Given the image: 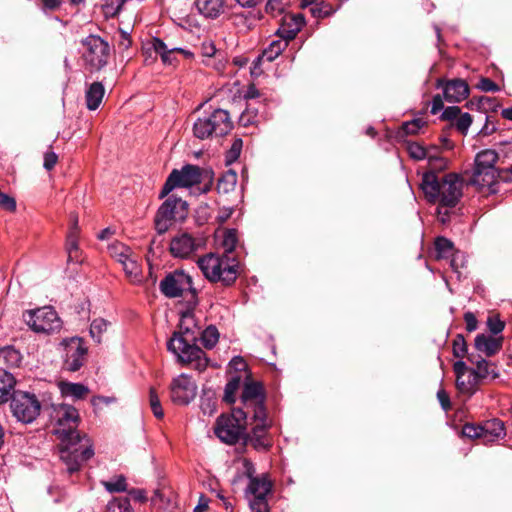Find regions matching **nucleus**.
<instances>
[{"mask_svg": "<svg viewBox=\"0 0 512 512\" xmlns=\"http://www.w3.org/2000/svg\"><path fill=\"white\" fill-rule=\"evenodd\" d=\"M51 420L54 425L53 432L60 440V459L69 474L78 472L82 464L94 455L89 439L81 437L77 430L80 422L78 410L68 404L55 405L52 408Z\"/></svg>", "mask_w": 512, "mask_h": 512, "instance_id": "nucleus-1", "label": "nucleus"}, {"mask_svg": "<svg viewBox=\"0 0 512 512\" xmlns=\"http://www.w3.org/2000/svg\"><path fill=\"white\" fill-rule=\"evenodd\" d=\"M421 189L429 202L438 204L437 213L440 221L444 223L448 217V209L455 207L462 197L463 181L456 174L439 178L428 172L422 177Z\"/></svg>", "mask_w": 512, "mask_h": 512, "instance_id": "nucleus-2", "label": "nucleus"}, {"mask_svg": "<svg viewBox=\"0 0 512 512\" xmlns=\"http://www.w3.org/2000/svg\"><path fill=\"white\" fill-rule=\"evenodd\" d=\"M198 334L197 326L181 327L173 333L167 348L181 363L190 364L195 370L201 372L208 366V359L205 352L196 345Z\"/></svg>", "mask_w": 512, "mask_h": 512, "instance_id": "nucleus-3", "label": "nucleus"}, {"mask_svg": "<svg viewBox=\"0 0 512 512\" xmlns=\"http://www.w3.org/2000/svg\"><path fill=\"white\" fill-rule=\"evenodd\" d=\"M498 159V153L492 149H485L477 153L471 184L477 186L479 190L496 193L499 180H509V170L498 171L495 167Z\"/></svg>", "mask_w": 512, "mask_h": 512, "instance_id": "nucleus-4", "label": "nucleus"}, {"mask_svg": "<svg viewBox=\"0 0 512 512\" xmlns=\"http://www.w3.org/2000/svg\"><path fill=\"white\" fill-rule=\"evenodd\" d=\"M239 472L249 479L246 489V496L249 499L251 512H269L267 495L270 493L272 484L266 475L255 476L253 463L248 459L241 460Z\"/></svg>", "mask_w": 512, "mask_h": 512, "instance_id": "nucleus-5", "label": "nucleus"}, {"mask_svg": "<svg viewBox=\"0 0 512 512\" xmlns=\"http://www.w3.org/2000/svg\"><path fill=\"white\" fill-rule=\"evenodd\" d=\"M198 266L204 276L211 282L231 285L238 274V262L229 255L208 254L198 259Z\"/></svg>", "mask_w": 512, "mask_h": 512, "instance_id": "nucleus-6", "label": "nucleus"}, {"mask_svg": "<svg viewBox=\"0 0 512 512\" xmlns=\"http://www.w3.org/2000/svg\"><path fill=\"white\" fill-rule=\"evenodd\" d=\"M249 418L242 410L234 408L230 415L222 414L218 417L214 432L222 442L235 444L241 439H246Z\"/></svg>", "mask_w": 512, "mask_h": 512, "instance_id": "nucleus-7", "label": "nucleus"}, {"mask_svg": "<svg viewBox=\"0 0 512 512\" xmlns=\"http://www.w3.org/2000/svg\"><path fill=\"white\" fill-rule=\"evenodd\" d=\"M232 127L229 113L224 109H216L210 115L197 119L193 125V134L204 140L212 136H224Z\"/></svg>", "mask_w": 512, "mask_h": 512, "instance_id": "nucleus-8", "label": "nucleus"}, {"mask_svg": "<svg viewBox=\"0 0 512 512\" xmlns=\"http://www.w3.org/2000/svg\"><path fill=\"white\" fill-rule=\"evenodd\" d=\"M188 215V204L174 195L169 196L158 208L154 219L159 234L166 233L177 221H183Z\"/></svg>", "mask_w": 512, "mask_h": 512, "instance_id": "nucleus-9", "label": "nucleus"}, {"mask_svg": "<svg viewBox=\"0 0 512 512\" xmlns=\"http://www.w3.org/2000/svg\"><path fill=\"white\" fill-rule=\"evenodd\" d=\"M204 170L199 166L187 164L181 169H174L166 179L159 197H166L175 188H189L200 184L203 180Z\"/></svg>", "mask_w": 512, "mask_h": 512, "instance_id": "nucleus-10", "label": "nucleus"}, {"mask_svg": "<svg viewBox=\"0 0 512 512\" xmlns=\"http://www.w3.org/2000/svg\"><path fill=\"white\" fill-rule=\"evenodd\" d=\"M23 319L36 333H53L59 331L62 326L56 311L49 306L26 311Z\"/></svg>", "mask_w": 512, "mask_h": 512, "instance_id": "nucleus-11", "label": "nucleus"}, {"mask_svg": "<svg viewBox=\"0 0 512 512\" xmlns=\"http://www.w3.org/2000/svg\"><path fill=\"white\" fill-rule=\"evenodd\" d=\"M264 400L262 385L258 382L247 381L241 395V407H237V409L242 410L249 417L263 418L267 413Z\"/></svg>", "mask_w": 512, "mask_h": 512, "instance_id": "nucleus-12", "label": "nucleus"}, {"mask_svg": "<svg viewBox=\"0 0 512 512\" xmlns=\"http://www.w3.org/2000/svg\"><path fill=\"white\" fill-rule=\"evenodd\" d=\"M11 410L18 421L31 423L40 413L41 405L34 394L16 391L11 400Z\"/></svg>", "mask_w": 512, "mask_h": 512, "instance_id": "nucleus-13", "label": "nucleus"}, {"mask_svg": "<svg viewBox=\"0 0 512 512\" xmlns=\"http://www.w3.org/2000/svg\"><path fill=\"white\" fill-rule=\"evenodd\" d=\"M86 51L83 54L85 63L93 71L101 70L108 62L110 48L101 37L90 35L83 40Z\"/></svg>", "mask_w": 512, "mask_h": 512, "instance_id": "nucleus-14", "label": "nucleus"}, {"mask_svg": "<svg viewBox=\"0 0 512 512\" xmlns=\"http://www.w3.org/2000/svg\"><path fill=\"white\" fill-rule=\"evenodd\" d=\"M160 291L168 298H176L185 292H191L195 299L196 291L192 287V278L183 270H174L168 273L159 285Z\"/></svg>", "mask_w": 512, "mask_h": 512, "instance_id": "nucleus-15", "label": "nucleus"}, {"mask_svg": "<svg viewBox=\"0 0 512 512\" xmlns=\"http://www.w3.org/2000/svg\"><path fill=\"white\" fill-rule=\"evenodd\" d=\"M203 245L201 238L188 232H179L170 240L169 251L174 258L188 259Z\"/></svg>", "mask_w": 512, "mask_h": 512, "instance_id": "nucleus-16", "label": "nucleus"}, {"mask_svg": "<svg viewBox=\"0 0 512 512\" xmlns=\"http://www.w3.org/2000/svg\"><path fill=\"white\" fill-rule=\"evenodd\" d=\"M197 394V385L186 374L175 377L170 384V399L176 405H188Z\"/></svg>", "mask_w": 512, "mask_h": 512, "instance_id": "nucleus-17", "label": "nucleus"}, {"mask_svg": "<svg viewBox=\"0 0 512 512\" xmlns=\"http://www.w3.org/2000/svg\"><path fill=\"white\" fill-rule=\"evenodd\" d=\"M64 346V368L68 371H78L86 360L87 348L83 340L79 337L65 339L62 342Z\"/></svg>", "mask_w": 512, "mask_h": 512, "instance_id": "nucleus-18", "label": "nucleus"}, {"mask_svg": "<svg viewBox=\"0 0 512 512\" xmlns=\"http://www.w3.org/2000/svg\"><path fill=\"white\" fill-rule=\"evenodd\" d=\"M249 425H253L251 434L248 436L252 446L257 450H266L271 446L267 435V429L270 424L267 414L263 418H249Z\"/></svg>", "mask_w": 512, "mask_h": 512, "instance_id": "nucleus-19", "label": "nucleus"}, {"mask_svg": "<svg viewBox=\"0 0 512 512\" xmlns=\"http://www.w3.org/2000/svg\"><path fill=\"white\" fill-rule=\"evenodd\" d=\"M443 87L444 98L450 103L461 102L469 95V86L462 79H454L447 81L443 85V81H438V87Z\"/></svg>", "mask_w": 512, "mask_h": 512, "instance_id": "nucleus-20", "label": "nucleus"}, {"mask_svg": "<svg viewBox=\"0 0 512 512\" xmlns=\"http://www.w3.org/2000/svg\"><path fill=\"white\" fill-rule=\"evenodd\" d=\"M304 25L305 18L303 14H287L282 18L277 34L288 42L296 37Z\"/></svg>", "mask_w": 512, "mask_h": 512, "instance_id": "nucleus-21", "label": "nucleus"}, {"mask_svg": "<svg viewBox=\"0 0 512 512\" xmlns=\"http://www.w3.org/2000/svg\"><path fill=\"white\" fill-rule=\"evenodd\" d=\"M502 342V337L497 338L490 335L480 334L475 338V348L487 357H491L500 351L502 348Z\"/></svg>", "mask_w": 512, "mask_h": 512, "instance_id": "nucleus-22", "label": "nucleus"}, {"mask_svg": "<svg viewBox=\"0 0 512 512\" xmlns=\"http://www.w3.org/2000/svg\"><path fill=\"white\" fill-rule=\"evenodd\" d=\"M228 0H196V6L201 14L208 18H216L225 12Z\"/></svg>", "mask_w": 512, "mask_h": 512, "instance_id": "nucleus-23", "label": "nucleus"}, {"mask_svg": "<svg viewBox=\"0 0 512 512\" xmlns=\"http://www.w3.org/2000/svg\"><path fill=\"white\" fill-rule=\"evenodd\" d=\"M483 440L485 442H494L505 436L504 423L499 419L486 421L482 425Z\"/></svg>", "mask_w": 512, "mask_h": 512, "instance_id": "nucleus-24", "label": "nucleus"}, {"mask_svg": "<svg viewBox=\"0 0 512 512\" xmlns=\"http://www.w3.org/2000/svg\"><path fill=\"white\" fill-rule=\"evenodd\" d=\"M58 386L64 397H71L74 400L83 399L89 393L88 387L81 383L61 381Z\"/></svg>", "mask_w": 512, "mask_h": 512, "instance_id": "nucleus-25", "label": "nucleus"}, {"mask_svg": "<svg viewBox=\"0 0 512 512\" xmlns=\"http://www.w3.org/2000/svg\"><path fill=\"white\" fill-rule=\"evenodd\" d=\"M479 383L480 381L474 374V369L465 374L462 379H456L458 391L467 397H471L476 392Z\"/></svg>", "mask_w": 512, "mask_h": 512, "instance_id": "nucleus-26", "label": "nucleus"}, {"mask_svg": "<svg viewBox=\"0 0 512 512\" xmlns=\"http://www.w3.org/2000/svg\"><path fill=\"white\" fill-rule=\"evenodd\" d=\"M15 384L14 376L10 372L0 369V404L7 402L13 396Z\"/></svg>", "mask_w": 512, "mask_h": 512, "instance_id": "nucleus-27", "label": "nucleus"}, {"mask_svg": "<svg viewBox=\"0 0 512 512\" xmlns=\"http://www.w3.org/2000/svg\"><path fill=\"white\" fill-rule=\"evenodd\" d=\"M105 89L101 82L92 83L86 91V104L89 110H96L104 97Z\"/></svg>", "mask_w": 512, "mask_h": 512, "instance_id": "nucleus-28", "label": "nucleus"}, {"mask_svg": "<svg viewBox=\"0 0 512 512\" xmlns=\"http://www.w3.org/2000/svg\"><path fill=\"white\" fill-rule=\"evenodd\" d=\"M469 361L476 365V369H474V374L477 376L478 380H482L485 378L495 379L498 377V374L495 372V367L492 363L488 362L485 359L477 358L474 359L472 356H469Z\"/></svg>", "mask_w": 512, "mask_h": 512, "instance_id": "nucleus-29", "label": "nucleus"}, {"mask_svg": "<svg viewBox=\"0 0 512 512\" xmlns=\"http://www.w3.org/2000/svg\"><path fill=\"white\" fill-rule=\"evenodd\" d=\"M123 270L126 276L133 283L141 282L142 280V272L141 266L138 261V256L133 253L130 257L127 258L122 264Z\"/></svg>", "mask_w": 512, "mask_h": 512, "instance_id": "nucleus-30", "label": "nucleus"}, {"mask_svg": "<svg viewBox=\"0 0 512 512\" xmlns=\"http://www.w3.org/2000/svg\"><path fill=\"white\" fill-rule=\"evenodd\" d=\"M435 258L437 260L449 259L457 251H455L452 241L445 237H437L434 243Z\"/></svg>", "mask_w": 512, "mask_h": 512, "instance_id": "nucleus-31", "label": "nucleus"}, {"mask_svg": "<svg viewBox=\"0 0 512 512\" xmlns=\"http://www.w3.org/2000/svg\"><path fill=\"white\" fill-rule=\"evenodd\" d=\"M152 47H153L154 51L157 54H159L161 57L163 55L167 54V53H180V54H182L186 58H190V57L193 56V53L190 52L189 50H185L183 48H178V47H171V48H169L168 45L166 43H164L159 38H154L153 39Z\"/></svg>", "mask_w": 512, "mask_h": 512, "instance_id": "nucleus-32", "label": "nucleus"}, {"mask_svg": "<svg viewBox=\"0 0 512 512\" xmlns=\"http://www.w3.org/2000/svg\"><path fill=\"white\" fill-rule=\"evenodd\" d=\"M108 252L117 262L122 264L133 254L132 250L121 242H114L108 246Z\"/></svg>", "mask_w": 512, "mask_h": 512, "instance_id": "nucleus-33", "label": "nucleus"}, {"mask_svg": "<svg viewBox=\"0 0 512 512\" xmlns=\"http://www.w3.org/2000/svg\"><path fill=\"white\" fill-rule=\"evenodd\" d=\"M288 42L280 38L278 40H273L269 46L263 51L262 58L271 62L276 59L281 52L287 47Z\"/></svg>", "mask_w": 512, "mask_h": 512, "instance_id": "nucleus-34", "label": "nucleus"}, {"mask_svg": "<svg viewBox=\"0 0 512 512\" xmlns=\"http://www.w3.org/2000/svg\"><path fill=\"white\" fill-rule=\"evenodd\" d=\"M237 183V174L233 171H228L218 180L217 191L218 193L227 194L234 190Z\"/></svg>", "mask_w": 512, "mask_h": 512, "instance_id": "nucleus-35", "label": "nucleus"}, {"mask_svg": "<svg viewBox=\"0 0 512 512\" xmlns=\"http://www.w3.org/2000/svg\"><path fill=\"white\" fill-rule=\"evenodd\" d=\"M0 360L7 366H18L21 362V355L13 347L7 346L0 349Z\"/></svg>", "mask_w": 512, "mask_h": 512, "instance_id": "nucleus-36", "label": "nucleus"}, {"mask_svg": "<svg viewBox=\"0 0 512 512\" xmlns=\"http://www.w3.org/2000/svg\"><path fill=\"white\" fill-rule=\"evenodd\" d=\"M105 512H134L126 497L113 498L108 502Z\"/></svg>", "mask_w": 512, "mask_h": 512, "instance_id": "nucleus-37", "label": "nucleus"}, {"mask_svg": "<svg viewBox=\"0 0 512 512\" xmlns=\"http://www.w3.org/2000/svg\"><path fill=\"white\" fill-rule=\"evenodd\" d=\"M241 383V376L235 375L230 378L228 383L225 386L224 397L223 400L228 404H232L235 402V394L239 389Z\"/></svg>", "mask_w": 512, "mask_h": 512, "instance_id": "nucleus-38", "label": "nucleus"}, {"mask_svg": "<svg viewBox=\"0 0 512 512\" xmlns=\"http://www.w3.org/2000/svg\"><path fill=\"white\" fill-rule=\"evenodd\" d=\"M102 484L110 493L123 492L127 489L126 478L123 475H118L108 481H103Z\"/></svg>", "mask_w": 512, "mask_h": 512, "instance_id": "nucleus-39", "label": "nucleus"}, {"mask_svg": "<svg viewBox=\"0 0 512 512\" xmlns=\"http://www.w3.org/2000/svg\"><path fill=\"white\" fill-rule=\"evenodd\" d=\"M407 150L411 158L415 160H422L428 158L432 160L434 157L430 154L429 150L416 142L408 143Z\"/></svg>", "mask_w": 512, "mask_h": 512, "instance_id": "nucleus-40", "label": "nucleus"}, {"mask_svg": "<svg viewBox=\"0 0 512 512\" xmlns=\"http://www.w3.org/2000/svg\"><path fill=\"white\" fill-rule=\"evenodd\" d=\"M218 339L219 333L215 326H209L201 333L202 344L208 349L213 348L218 342Z\"/></svg>", "mask_w": 512, "mask_h": 512, "instance_id": "nucleus-41", "label": "nucleus"}, {"mask_svg": "<svg viewBox=\"0 0 512 512\" xmlns=\"http://www.w3.org/2000/svg\"><path fill=\"white\" fill-rule=\"evenodd\" d=\"M310 13L313 17L322 19L332 15L334 13V9L331 4L320 1L310 7Z\"/></svg>", "mask_w": 512, "mask_h": 512, "instance_id": "nucleus-42", "label": "nucleus"}, {"mask_svg": "<svg viewBox=\"0 0 512 512\" xmlns=\"http://www.w3.org/2000/svg\"><path fill=\"white\" fill-rule=\"evenodd\" d=\"M473 122L472 116L467 112H462L460 116L452 123L459 133L466 135Z\"/></svg>", "mask_w": 512, "mask_h": 512, "instance_id": "nucleus-43", "label": "nucleus"}, {"mask_svg": "<svg viewBox=\"0 0 512 512\" xmlns=\"http://www.w3.org/2000/svg\"><path fill=\"white\" fill-rule=\"evenodd\" d=\"M108 322L102 318L95 319L90 326V335L98 343L101 342V335L107 330Z\"/></svg>", "mask_w": 512, "mask_h": 512, "instance_id": "nucleus-44", "label": "nucleus"}, {"mask_svg": "<svg viewBox=\"0 0 512 512\" xmlns=\"http://www.w3.org/2000/svg\"><path fill=\"white\" fill-rule=\"evenodd\" d=\"M149 403L154 416L158 419L163 418L164 411L161 406L159 396L154 388H150L149 391Z\"/></svg>", "mask_w": 512, "mask_h": 512, "instance_id": "nucleus-45", "label": "nucleus"}, {"mask_svg": "<svg viewBox=\"0 0 512 512\" xmlns=\"http://www.w3.org/2000/svg\"><path fill=\"white\" fill-rule=\"evenodd\" d=\"M424 124L425 122L420 118L407 121L402 124L401 132L406 135L416 134L424 126Z\"/></svg>", "mask_w": 512, "mask_h": 512, "instance_id": "nucleus-46", "label": "nucleus"}, {"mask_svg": "<svg viewBox=\"0 0 512 512\" xmlns=\"http://www.w3.org/2000/svg\"><path fill=\"white\" fill-rule=\"evenodd\" d=\"M467 353V344L464 336L461 334L456 335L453 340V354L457 358H463Z\"/></svg>", "mask_w": 512, "mask_h": 512, "instance_id": "nucleus-47", "label": "nucleus"}, {"mask_svg": "<svg viewBox=\"0 0 512 512\" xmlns=\"http://www.w3.org/2000/svg\"><path fill=\"white\" fill-rule=\"evenodd\" d=\"M237 244V237L234 230H228L225 235L222 242V246L224 248L225 254L229 255L233 252Z\"/></svg>", "mask_w": 512, "mask_h": 512, "instance_id": "nucleus-48", "label": "nucleus"}, {"mask_svg": "<svg viewBox=\"0 0 512 512\" xmlns=\"http://www.w3.org/2000/svg\"><path fill=\"white\" fill-rule=\"evenodd\" d=\"M243 142L240 138L233 141L229 151L227 152L226 160L228 163L236 161L241 153Z\"/></svg>", "mask_w": 512, "mask_h": 512, "instance_id": "nucleus-49", "label": "nucleus"}, {"mask_svg": "<svg viewBox=\"0 0 512 512\" xmlns=\"http://www.w3.org/2000/svg\"><path fill=\"white\" fill-rule=\"evenodd\" d=\"M463 435L469 438H483L482 425L476 426L473 424H466L463 427Z\"/></svg>", "mask_w": 512, "mask_h": 512, "instance_id": "nucleus-50", "label": "nucleus"}, {"mask_svg": "<svg viewBox=\"0 0 512 512\" xmlns=\"http://www.w3.org/2000/svg\"><path fill=\"white\" fill-rule=\"evenodd\" d=\"M66 250L68 253V260L69 261H78V241L71 239H66Z\"/></svg>", "mask_w": 512, "mask_h": 512, "instance_id": "nucleus-51", "label": "nucleus"}, {"mask_svg": "<svg viewBox=\"0 0 512 512\" xmlns=\"http://www.w3.org/2000/svg\"><path fill=\"white\" fill-rule=\"evenodd\" d=\"M462 113L461 109L457 106H451L444 109L441 118L443 120L450 121L451 124L460 116Z\"/></svg>", "mask_w": 512, "mask_h": 512, "instance_id": "nucleus-52", "label": "nucleus"}, {"mask_svg": "<svg viewBox=\"0 0 512 512\" xmlns=\"http://www.w3.org/2000/svg\"><path fill=\"white\" fill-rule=\"evenodd\" d=\"M487 326L491 333L497 335L503 331L505 324L498 317H489Z\"/></svg>", "mask_w": 512, "mask_h": 512, "instance_id": "nucleus-53", "label": "nucleus"}, {"mask_svg": "<svg viewBox=\"0 0 512 512\" xmlns=\"http://www.w3.org/2000/svg\"><path fill=\"white\" fill-rule=\"evenodd\" d=\"M450 260V266L453 269V271L457 274H460V268L464 267L465 264V257L463 254L456 252L454 255H452Z\"/></svg>", "mask_w": 512, "mask_h": 512, "instance_id": "nucleus-54", "label": "nucleus"}, {"mask_svg": "<svg viewBox=\"0 0 512 512\" xmlns=\"http://www.w3.org/2000/svg\"><path fill=\"white\" fill-rule=\"evenodd\" d=\"M201 410L204 414L212 415L216 411V400L209 397H203L201 399Z\"/></svg>", "mask_w": 512, "mask_h": 512, "instance_id": "nucleus-55", "label": "nucleus"}, {"mask_svg": "<svg viewBox=\"0 0 512 512\" xmlns=\"http://www.w3.org/2000/svg\"><path fill=\"white\" fill-rule=\"evenodd\" d=\"M478 88L485 92H497L500 90L499 86L489 78H481Z\"/></svg>", "mask_w": 512, "mask_h": 512, "instance_id": "nucleus-56", "label": "nucleus"}, {"mask_svg": "<svg viewBox=\"0 0 512 512\" xmlns=\"http://www.w3.org/2000/svg\"><path fill=\"white\" fill-rule=\"evenodd\" d=\"M70 221H71V227L69 229L66 239L73 238V240L78 241V237H79L78 216L76 214H71Z\"/></svg>", "mask_w": 512, "mask_h": 512, "instance_id": "nucleus-57", "label": "nucleus"}, {"mask_svg": "<svg viewBox=\"0 0 512 512\" xmlns=\"http://www.w3.org/2000/svg\"><path fill=\"white\" fill-rule=\"evenodd\" d=\"M0 207L7 211H14L16 209V201L7 194L0 192Z\"/></svg>", "mask_w": 512, "mask_h": 512, "instance_id": "nucleus-58", "label": "nucleus"}, {"mask_svg": "<svg viewBox=\"0 0 512 512\" xmlns=\"http://www.w3.org/2000/svg\"><path fill=\"white\" fill-rule=\"evenodd\" d=\"M57 161H58L57 154L54 153L53 151H47L44 154L43 166L46 170L50 171L55 167V165L57 164Z\"/></svg>", "mask_w": 512, "mask_h": 512, "instance_id": "nucleus-59", "label": "nucleus"}, {"mask_svg": "<svg viewBox=\"0 0 512 512\" xmlns=\"http://www.w3.org/2000/svg\"><path fill=\"white\" fill-rule=\"evenodd\" d=\"M185 326L186 327L196 326L194 314L190 310H187L181 314L179 328L185 327Z\"/></svg>", "mask_w": 512, "mask_h": 512, "instance_id": "nucleus-60", "label": "nucleus"}, {"mask_svg": "<svg viewBox=\"0 0 512 512\" xmlns=\"http://www.w3.org/2000/svg\"><path fill=\"white\" fill-rule=\"evenodd\" d=\"M289 0H268L266 4L267 12L279 11L281 12L285 5H287Z\"/></svg>", "mask_w": 512, "mask_h": 512, "instance_id": "nucleus-61", "label": "nucleus"}, {"mask_svg": "<svg viewBox=\"0 0 512 512\" xmlns=\"http://www.w3.org/2000/svg\"><path fill=\"white\" fill-rule=\"evenodd\" d=\"M464 321L467 331L473 332L477 329L478 321L472 312L469 311L464 314Z\"/></svg>", "mask_w": 512, "mask_h": 512, "instance_id": "nucleus-62", "label": "nucleus"}, {"mask_svg": "<svg viewBox=\"0 0 512 512\" xmlns=\"http://www.w3.org/2000/svg\"><path fill=\"white\" fill-rule=\"evenodd\" d=\"M453 370H454V372L456 374V379H462L463 376L465 374H467L468 372H470L471 369H469L466 366L465 362L460 360V361H457V362L454 363Z\"/></svg>", "mask_w": 512, "mask_h": 512, "instance_id": "nucleus-63", "label": "nucleus"}, {"mask_svg": "<svg viewBox=\"0 0 512 512\" xmlns=\"http://www.w3.org/2000/svg\"><path fill=\"white\" fill-rule=\"evenodd\" d=\"M437 398L441 404V407L445 410V411H448L451 409V402H450V398H449V395L447 394V392L443 389H440L438 392H437Z\"/></svg>", "mask_w": 512, "mask_h": 512, "instance_id": "nucleus-64", "label": "nucleus"}]
</instances>
